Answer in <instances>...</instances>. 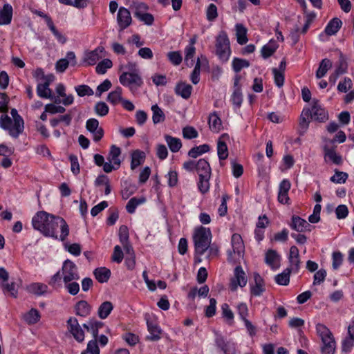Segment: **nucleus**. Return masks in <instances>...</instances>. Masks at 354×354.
Instances as JSON below:
<instances>
[{
    "instance_id": "obj_20",
    "label": "nucleus",
    "mask_w": 354,
    "mask_h": 354,
    "mask_svg": "<svg viewBox=\"0 0 354 354\" xmlns=\"http://www.w3.org/2000/svg\"><path fill=\"white\" fill-rule=\"evenodd\" d=\"M192 90V86L185 82H178L174 88L176 94L185 100L190 97Z\"/></svg>"
},
{
    "instance_id": "obj_18",
    "label": "nucleus",
    "mask_w": 354,
    "mask_h": 354,
    "mask_svg": "<svg viewBox=\"0 0 354 354\" xmlns=\"http://www.w3.org/2000/svg\"><path fill=\"white\" fill-rule=\"evenodd\" d=\"M323 149L324 153V160L326 162L329 159L335 165H340L342 164V158L340 155L337 153L335 148L325 145Z\"/></svg>"
},
{
    "instance_id": "obj_8",
    "label": "nucleus",
    "mask_w": 354,
    "mask_h": 354,
    "mask_svg": "<svg viewBox=\"0 0 354 354\" xmlns=\"http://www.w3.org/2000/svg\"><path fill=\"white\" fill-rule=\"evenodd\" d=\"M103 47H97L93 50L86 51L84 54L80 65L84 66H93L102 57L101 53L104 51Z\"/></svg>"
},
{
    "instance_id": "obj_23",
    "label": "nucleus",
    "mask_w": 354,
    "mask_h": 354,
    "mask_svg": "<svg viewBox=\"0 0 354 354\" xmlns=\"http://www.w3.org/2000/svg\"><path fill=\"white\" fill-rule=\"evenodd\" d=\"M215 343L217 348L222 353L221 354H235L234 348L231 346L228 342H225L222 336H216Z\"/></svg>"
},
{
    "instance_id": "obj_1",
    "label": "nucleus",
    "mask_w": 354,
    "mask_h": 354,
    "mask_svg": "<svg viewBox=\"0 0 354 354\" xmlns=\"http://www.w3.org/2000/svg\"><path fill=\"white\" fill-rule=\"evenodd\" d=\"M32 225L46 237L64 241L69 235V226L61 216L39 211L32 218Z\"/></svg>"
},
{
    "instance_id": "obj_51",
    "label": "nucleus",
    "mask_w": 354,
    "mask_h": 354,
    "mask_svg": "<svg viewBox=\"0 0 354 354\" xmlns=\"http://www.w3.org/2000/svg\"><path fill=\"white\" fill-rule=\"evenodd\" d=\"M113 66V63L109 59H104L100 62L95 67V71L97 74L106 73L107 69L111 68Z\"/></svg>"
},
{
    "instance_id": "obj_12",
    "label": "nucleus",
    "mask_w": 354,
    "mask_h": 354,
    "mask_svg": "<svg viewBox=\"0 0 354 354\" xmlns=\"http://www.w3.org/2000/svg\"><path fill=\"white\" fill-rule=\"evenodd\" d=\"M310 111V118L316 121L324 122L328 120V112L318 104L317 100H314Z\"/></svg>"
},
{
    "instance_id": "obj_30",
    "label": "nucleus",
    "mask_w": 354,
    "mask_h": 354,
    "mask_svg": "<svg viewBox=\"0 0 354 354\" xmlns=\"http://www.w3.org/2000/svg\"><path fill=\"white\" fill-rule=\"evenodd\" d=\"M165 140L170 151L173 153L178 152L182 147V142L180 138L169 135H165Z\"/></svg>"
},
{
    "instance_id": "obj_33",
    "label": "nucleus",
    "mask_w": 354,
    "mask_h": 354,
    "mask_svg": "<svg viewBox=\"0 0 354 354\" xmlns=\"http://www.w3.org/2000/svg\"><path fill=\"white\" fill-rule=\"evenodd\" d=\"M332 67V62L329 59H323L316 71V77L320 79L326 75L328 71Z\"/></svg>"
},
{
    "instance_id": "obj_56",
    "label": "nucleus",
    "mask_w": 354,
    "mask_h": 354,
    "mask_svg": "<svg viewBox=\"0 0 354 354\" xmlns=\"http://www.w3.org/2000/svg\"><path fill=\"white\" fill-rule=\"evenodd\" d=\"M279 258L277 252L274 250H268L266 253L265 261L270 267H274V263Z\"/></svg>"
},
{
    "instance_id": "obj_36",
    "label": "nucleus",
    "mask_w": 354,
    "mask_h": 354,
    "mask_svg": "<svg viewBox=\"0 0 354 354\" xmlns=\"http://www.w3.org/2000/svg\"><path fill=\"white\" fill-rule=\"evenodd\" d=\"M235 28L237 42L241 45L246 44L248 39L247 37V29L245 27L241 24H236Z\"/></svg>"
},
{
    "instance_id": "obj_39",
    "label": "nucleus",
    "mask_w": 354,
    "mask_h": 354,
    "mask_svg": "<svg viewBox=\"0 0 354 354\" xmlns=\"http://www.w3.org/2000/svg\"><path fill=\"white\" fill-rule=\"evenodd\" d=\"M209 129L212 131L218 132L222 126L221 120L216 112L210 114L208 118Z\"/></svg>"
},
{
    "instance_id": "obj_6",
    "label": "nucleus",
    "mask_w": 354,
    "mask_h": 354,
    "mask_svg": "<svg viewBox=\"0 0 354 354\" xmlns=\"http://www.w3.org/2000/svg\"><path fill=\"white\" fill-rule=\"evenodd\" d=\"M62 271L64 283L77 280L80 278L77 266L69 259L64 261Z\"/></svg>"
},
{
    "instance_id": "obj_14",
    "label": "nucleus",
    "mask_w": 354,
    "mask_h": 354,
    "mask_svg": "<svg viewBox=\"0 0 354 354\" xmlns=\"http://www.w3.org/2000/svg\"><path fill=\"white\" fill-rule=\"evenodd\" d=\"M291 184L289 180L283 179L279 184L278 192V201L281 204H288L290 198L288 197V192L290 189Z\"/></svg>"
},
{
    "instance_id": "obj_47",
    "label": "nucleus",
    "mask_w": 354,
    "mask_h": 354,
    "mask_svg": "<svg viewBox=\"0 0 354 354\" xmlns=\"http://www.w3.org/2000/svg\"><path fill=\"white\" fill-rule=\"evenodd\" d=\"M40 314L38 310L35 308L30 309L25 315L24 319L29 324L37 323L40 319Z\"/></svg>"
},
{
    "instance_id": "obj_2",
    "label": "nucleus",
    "mask_w": 354,
    "mask_h": 354,
    "mask_svg": "<svg viewBox=\"0 0 354 354\" xmlns=\"http://www.w3.org/2000/svg\"><path fill=\"white\" fill-rule=\"evenodd\" d=\"M196 254L202 256L209 248L212 232L209 228L200 226L194 230L193 235Z\"/></svg>"
},
{
    "instance_id": "obj_11",
    "label": "nucleus",
    "mask_w": 354,
    "mask_h": 354,
    "mask_svg": "<svg viewBox=\"0 0 354 354\" xmlns=\"http://www.w3.org/2000/svg\"><path fill=\"white\" fill-rule=\"evenodd\" d=\"M290 227L299 232H310L314 227L305 219L299 216L293 215L291 218Z\"/></svg>"
},
{
    "instance_id": "obj_63",
    "label": "nucleus",
    "mask_w": 354,
    "mask_h": 354,
    "mask_svg": "<svg viewBox=\"0 0 354 354\" xmlns=\"http://www.w3.org/2000/svg\"><path fill=\"white\" fill-rule=\"evenodd\" d=\"M129 229L127 226L122 225L119 229V239L122 244H125L129 242Z\"/></svg>"
},
{
    "instance_id": "obj_5",
    "label": "nucleus",
    "mask_w": 354,
    "mask_h": 354,
    "mask_svg": "<svg viewBox=\"0 0 354 354\" xmlns=\"http://www.w3.org/2000/svg\"><path fill=\"white\" fill-rule=\"evenodd\" d=\"M120 82L124 86H129L131 91H133L135 87L136 89L140 87L143 81L140 75L133 72H124L119 77Z\"/></svg>"
},
{
    "instance_id": "obj_52",
    "label": "nucleus",
    "mask_w": 354,
    "mask_h": 354,
    "mask_svg": "<svg viewBox=\"0 0 354 354\" xmlns=\"http://www.w3.org/2000/svg\"><path fill=\"white\" fill-rule=\"evenodd\" d=\"M196 53V48L194 46L188 45L185 49V62L188 66H191L194 64L193 57Z\"/></svg>"
},
{
    "instance_id": "obj_3",
    "label": "nucleus",
    "mask_w": 354,
    "mask_h": 354,
    "mask_svg": "<svg viewBox=\"0 0 354 354\" xmlns=\"http://www.w3.org/2000/svg\"><path fill=\"white\" fill-rule=\"evenodd\" d=\"M9 274L3 267H0V286L3 293L6 296L17 298L18 296V288L15 282H8Z\"/></svg>"
},
{
    "instance_id": "obj_24",
    "label": "nucleus",
    "mask_w": 354,
    "mask_h": 354,
    "mask_svg": "<svg viewBox=\"0 0 354 354\" xmlns=\"http://www.w3.org/2000/svg\"><path fill=\"white\" fill-rule=\"evenodd\" d=\"M227 134H223L217 142V154L220 160H226L228 157V147L223 138L227 137Z\"/></svg>"
},
{
    "instance_id": "obj_41",
    "label": "nucleus",
    "mask_w": 354,
    "mask_h": 354,
    "mask_svg": "<svg viewBox=\"0 0 354 354\" xmlns=\"http://www.w3.org/2000/svg\"><path fill=\"white\" fill-rule=\"evenodd\" d=\"M121 153V149L120 147H116L115 145H112L110 149V151L108 156V160L109 162H113L114 165H116L118 167L120 165V160L119 156Z\"/></svg>"
},
{
    "instance_id": "obj_27",
    "label": "nucleus",
    "mask_w": 354,
    "mask_h": 354,
    "mask_svg": "<svg viewBox=\"0 0 354 354\" xmlns=\"http://www.w3.org/2000/svg\"><path fill=\"white\" fill-rule=\"evenodd\" d=\"M111 270L105 267L95 268L93 274L99 283H103L109 281L111 277Z\"/></svg>"
},
{
    "instance_id": "obj_4",
    "label": "nucleus",
    "mask_w": 354,
    "mask_h": 354,
    "mask_svg": "<svg viewBox=\"0 0 354 354\" xmlns=\"http://www.w3.org/2000/svg\"><path fill=\"white\" fill-rule=\"evenodd\" d=\"M216 54L223 62L228 60L230 55V40L225 32L218 36L216 42Z\"/></svg>"
},
{
    "instance_id": "obj_43",
    "label": "nucleus",
    "mask_w": 354,
    "mask_h": 354,
    "mask_svg": "<svg viewBox=\"0 0 354 354\" xmlns=\"http://www.w3.org/2000/svg\"><path fill=\"white\" fill-rule=\"evenodd\" d=\"M151 111L153 112L152 120L155 124L165 121V115L158 104L152 105Z\"/></svg>"
},
{
    "instance_id": "obj_46",
    "label": "nucleus",
    "mask_w": 354,
    "mask_h": 354,
    "mask_svg": "<svg viewBox=\"0 0 354 354\" xmlns=\"http://www.w3.org/2000/svg\"><path fill=\"white\" fill-rule=\"evenodd\" d=\"M323 346L322 347V354H334L335 351V341L334 337H330L328 339L322 341Z\"/></svg>"
},
{
    "instance_id": "obj_58",
    "label": "nucleus",
    "mask_w": 354,
    "mask_h": 354,
    "mask_svg": "<svg viewBox=\"0 0 354 354\" xmlns=\"http://www.w3.org/2000/svg\"><path fill=\"white\" fill-rule=\"evenodd\" d=\"M75 88L80 97H84L85 95L91 96L94 93L93 89L86 84L77 86Z\"/></svg>"
},
{
    "instance_id": "obj_59",
    "label": "nucleus",
    "mask_w": 354,
    "mask_h": 354,
    "mask_svg": "<svg viewBox=\"0 0 354 354\" xmlns=\"http://www.w3.org/2000/svg\"><path fill=\"white\" fill-rule=\"evenodd\" d=\"M167 179V184L169 187H174L178 185V175L175 170H170L165 176Z\"/></svg>"
},
{
    "instance_id": "obj_54",
    "label": "nucleus",
    "mask_w": 354,
    "mask_h": 354,
    "mask_svg": "<svg viewBox=\"0 0 354 354\" xmlns=\"http://www.w3.org/2000/svg\"><path fill=\"white\" fill-rule=\"evenodd\" d=\"M249 66L250 63L246 59L236 57L232 61V68L236 73L240 72L243 68H247Z\"/></svg>"
},
{
    "instance_id": "obj_55",
    "label": "nucleus",
    "mask_w": 354,
    "mask_h": 354,
    "mask_svg": "<svg viewBox=\"0 0 354 354\" xmlns=\"http://www.w3.org/2000/svg\"><path fill=\"white\" fill-rule=\"evenodd\" d=\"M201 65V59L198 58L194 68L190 75V80L194 84H197L200 82Z\"/></svg>"
},
{
    "instance_id": "obj_37",
    "label": "nucleus",
    "mask_w": 354,
    "mask_h": 354,
    "mask_svg": "<svg viewBox=\"0 0 354 354\" xmlns=\"http://www.w3.org/2000/svg\"><path fill=\"white\" fill-rule=\"evenodd\" d=\"M198 177H199V179H198V182L197 183L198 188L202 194H205L209 189V186H210L209 179L211 178V175L200 174L198 176Z\"/></svg>"
},
{
    "instance_id": "obj_38",
    "label": "nucleus",
    "mask_w": 354,
    "mask_h": 354,
    "mask_svg": "<svg viewBox=\"0 0 354 354\" xmlns=\"http://www.w3.org/2000/svg\"><path fill=\"white\" fill-rule=\"evenodd\" d=\"M209 150V145L207 144H203L199 146L192 147L188 151V156L192 158H196L199 156L208 152Z\"/></svg>"
},
{
    "instance_id": "obj_34",
    "label": "nucleus",
    "mask_w": 354,
    "mask_h": 354,
    "mask_svg": "<svg viewBox=\"0 0 354 354\" xmlns=\"http://www.w3.org/2000/svg\"><path fill=\"white\" fill-rule=\"evenodd\" d=\"M37 94L41 98L52 99V91L48 83H39L37 86Z\"/></svg>"
},
{
    "instance_id": "obj_45",
    "label": "nucleus",
    "mask_w": 354,
    "mask_h": 354,
    "mask_svg": "<svg viewBox=\"0 0 354 354\" xmlns=\"http://www.w3.org/2000/svg\"><path fill=\"white\" fill-rule=\"evenodd\" d=\"M222 317L229 325H232L234 323V313L230 308V306L227 303L221 305Z\"/></svg>"
},
{
    "instance_id": "obj_64",
    "label": "nucleus",
    "mask_w": 354,
    "mask_h": 354,
    "mask_svg": "<svg viewBox=\"0 0 354 354\" xmlns=\"http://www.w3.org/2000/svg\"><path fill=\"white\" fill-rule=\"evenodd\" d=\"M86 351L90 354H100V351L97 344V339L90 340L87 344Z\"/></svg>"
},
{
    "instance_id": "obj_35",
    "label": "nucleus",
    "mask_w": 354,
    "mask_h": 354,
    "mask_svg": "<svg viewBox=\"0 0 354 354\" xmlns=\"http://www.w3.org/2000/svg\"><path fill=\"white\" fill-rule=\"evenodd\" d=\"M196 171L198 174L212 175V169L209 163L204 158H201L196 162Z\"/></svg>"
},
{
    "instance_id": "obj_22",
    "label": "nucleus",
    "mask_w": 354,
    "mask_h": 354,
    "mask_svg": "<svg viewBox=\"0 0 354 354\" xmlns=\"http://www.w3.org/2000/svg\"><path fill=\"white\" fill-rule=\"evenodd\" d=\"M310 114L311 111L310 109H304L301 114L298 129L300 136H303L308 129Z\"/></svg>"
},
{
    "instance_id": "obj_42",
    "label": "nucleus",
    "mask_w": 354,
    "mask_h": 354,
    "mask_svg": "<svg viewBox=\"0 0 354 354\" xmlns=\"http://www.w3.org/2000/svg\"><path fill=\"white\" fill-rule=\"evenodd\" d=\"M316 331L322 341L333 337V335L328 328L323 324L318 323L316 325Z\"/></svg>"
},
{
    "instance_id": "obj_61",
    "label": "nucleus",
    "mask_w": 354,
    "mask_h": 354,
    "mask_svg": "<svg viewBox=\"0 0 354 354\" xmlns=\"http://www.w3.org/2000/svg\"><path fill=\"white\" fill-rule=\"evenodd\" d=\"M109 111V106L104 102H98L95 104V111L97 115L100 116H105L108 114Z\"/></svg>"
},
{
    "instance_id": "obj_50",
    "label": "nucleus",
    "mask_w": 354,
    "mask_h": 354,
    "mask_svg": "<svg viewBox=\"0 0 354 354\" xmlns=\"http://www.w3.org/2000/svg\"><path fill=\"white\" fill-rule=\"evenodd\" d=\"M231 101L235 109H239L243 102V94L241 89H234L231 95Z\"/></svg>"
},
{
    "instance_id": "obj_13",
    "label": "nucleus",
    "mask_w": 354,
    "mask_h": 354,
    "mask_svg": "<svg viewBox=\"0 0 354 354\" xmlns=\"http://www.w3.org/2000/svg\"><path fill=\"white\" fill-rule=\"evenodd\" d=\"M148 331L150 335L147 337L148 340L158 341L161 338L162 330L155 320L146 318Z\"/></svg>"
},
{
    "instance_id": "obj_29",
    "label": "nucleus",
    "mask_w": 354,
    "mask_h": 354,
    "mask_svg": "<svg viewBox=\"0 0 354 354\" xmlns=\"http://www.w3.org/2000/svg\"><path fill=\"white\" fill-rule=\"evenodd\" d=\"M113 309V305L111 301H104L97 309V315L100 319H104L108 317Z\"/></svg>"
},
{
    "instance_id": "obj_21",
    "label": "nucleus",
    "mask_w": 354,
    "mask_h": 354,
    "mask_svg": "<svg viewBox=\"0 0 354 354\" xmlns=\"http://www.w3.org/2000/svg\"><path fill=\"white\" fill-rule=\"evenodd\" d=\"M231 243L233 252L236 253L239 258L243 257L244 245L241 235L236 233L234 234L232 236Z\"/></svg>"
},
{
    "instance_id": "obj_10",
    "label": "nucleus",
    "mask_w": 354,
    "mask_h": 354,
    "mask_svg": "<svg viewBox=\"0 0 354 354\" xmlns=\"http://www.w3.org/2000/svg\"><path fill=\"white\" fill-rule=\"evenodd\" d=\"M250 286L252 296L259 297L266 291L265 281L258 272L254 273V282Z\"/></svg>"
},
{
    "instance_id": "obj_26",
    "label": "nucleus",
    "mask_w": 354,
    "mask_h": 354,
    "mask_svg": "<svg viewBox=\"0 0 354 354\" xmlns=\"http://www.w3.org/2000/svg\"><path fill=\"white\" fill-rule=\"evenodd\" d=\"M24 122L22 118H16L13 120V125L10 127L9 130V134L15 138H17L24 131Z\"/></svg>"
},
{
    "instance_id": "obj_49",
    "label": "nucleus",
    "mask_w": 354,
    "mask_h": 354,
    "mask_svg": "<svg viewBox=\"0 0 354 354\" xmlns=\"http://www.w3.org/2000/svg\"><path fill=\"white\" fill-rule=\"evenodd\" d=\"M290 269H285L281 273L276 275V283L279 285L287 286L290 282Z\"/></svg>"
},
{
    "instance_id": "obj_28",
    "label": "nucleus",
    "mask_w": 354,
    "mask_h": 354,
    "mask_svg": "<svg viewBox=\"0 0 354 354\" xmlns=\"http://www.w3.org/2000/svg\"><path fill=\"white\" fill-rule=\"evenodd\" d=\"M145 158L146 154L144 151L139 149L133 151L131 153V169L133 170L142 164Z\"/></svg>"
},
{
    "instance_id": "obj_9",
    "label": "nucleus",
    "mask_w": 354,
    "mask_h": 354,
    "mask_svg": "<svg viewBox=\"0 0 354 354\" xmlns=\"http://www.w3.org/2000/svg\"><path fill=\"white\" fill-rule=\"evenodd\" d=\"M247 284V277L241 266H237L234 271V277L230 281V289L235 291L238 286L244 287Z\"/></svg>"
},
{
    "instance_id": "obj_31",
    "label": "nucleus",
    "mask_w": 354,
    "mask_h": 354,
    "mask_svg": "<svg viewBox=\"0 0 354 354\" xmlns=\"http://www.w3.org/2000/svg\"><path fill=\"white\" fill-rule=\"evenodd\" d=\"M30 293L37 296L44 295L48 290V286L42 283H32L27 288Z\"/></svg>"
},
{
    "instance_id": "obj_40",
    "label": "nucleus",
    "mask_w": 354,
    "mask_h": 354,
    "mask_svg": "<svg viewBox=\"0 0 354 354\" xmlns=\"http://www.w3.org/2000/svg\"><path fill=\"white\" fill-rule=\"evenodd\" d=\"M146 198L145 197L131 198L126 205V210L129 214H133L136 211V207L144 203H145Z\"/></svg>"
},
{
    "instance_id": "obj_32",
    "label": "nucleus",
    "mask_w": 354,
    "mask_h": 354,
    "mask_svg": "<svg viewBox=\"0 0 354 354\" xmlns=\"http://www.w3.org/2000/svg\"><path fill=\"white\" fill-rule=\"evenodd\" d=\"M279 45L274 41L270 40L268 44L264 45L261 50L263 59L271 57L278 48Z\"/></svg>"
},
{
    "instance_id": "obj_53",
    "label": "nucleus",
    "mask_w": 354,
    "mask_h": 354,
    "mask_svg": "<svg viewBox=\"0 0 354 354\" xmlns=\"http://www.w3.org/2000/svg\"><path fill=\"white\" fill-rule=\"evenodd\" d=\"M348 174L346 172L340 171L338 169H335V174L330 177V180L335 183L342 184L344 183L348 179Z\"/></svg>"
},
{
    "instance_id": "obj_48",
    "label": "nucleus",
    "mask_w": 354,
    "mask_h": 354,
    "mask_svg": "<svg viewBox=\"0 0 354 354\" xmlns=\"http://www.w3.org/2000/svg\"><path fill=\"white\" fill-rule=\"evenodd\" d=\"M59 2L64 5L82 9L88 6L89 0H59Z\"/></svg>"
},
{
    "instance_id": "obj_60",
    "label": "nucleus",
    "mask_w": 354,
    "mask_h": 354,
    "mask_svg": "<svg viewBox=\"0 0 354 354\" xmlns=\"http://www.w3.org/2000/svg\"><path fill=\"white\" fill-rule=\"evenodd\" d=\"M183 136L185 139L196 138L198 136V131L191 126H187L183 129Z\"/></svg>"
},
{
    "instance_id": "obj_62",
    "label": "nucleus",
    "mask_w": 354,
    "mask_h": 354,
    "mask_svg": "<svg viewBox=\"0 0 354 354\" xmlns=\"http://www.w3.org/2000/svg\"><path fill=\"white\" fill-rule=\"evenodd\" d=\"M216 300L214 298L209 299V305L207 306L205 310V316L208 318L212 317L216 314Z\"/></svg>"
},
{
    "instance_id": "obj_25",
    "label": "nucleus",
    "mask_w": 354,
    "mask_h": 354,
    "mask_svg": "<svg viewBox=\"0 0 354 354\" xmlns=\"http://www.w3.org/2000/svg\"><path fill=\"white\" fill-rule=\"evenodd\" d=\"M342 21L337 17H335L329 21L326 25L324 32L327 35L331 36L335 35L341 28Z\"/></svg>"
},
{
    "instance_id": "obj_15",
    "label": "nucleus",
    "mask_w": 354,
    "mask_h": 354,
    "mask_svg": "<svg viewBox=\"0 0 354 354\" xmlns=\"http://www.w3.org/2000/svg\"><path fill=\"white\" fill-rule=\"evenodd\" d=\"M117 20L121 30H124L131 24V17L129 10L124 7L119 8Z\"/></svg>"
},
{
    "instance_id": "obj_17",
    "label": "nucleus",
    "mask_w": 354,
    "mask_h": 354,
    "mask_svg": "<svg viewBox=\"0 0 354 354\" xmlns=\"http://www.w3.org/2000/svg\"><path fill=\"white\" fill-rule=\"evenodd\" d=\"M13 15L12 6L6 3L0 9V26L8 25L11 23Z\"/></svg>"
},
{
    "instance_id": "obj_7",
    "label": "nucleus",
    "mask_w": 354,
    "mask_h": 354,
    "mask_svg": "<svg viewBox=\"0 0 354 354\" xmlns=\"http://www.w3.org/2000/svg\"><path fill=\"white\" fill-rule=\"evenodd\" d=\"M67 328L74 339L77 342H82L84 340V332L81 328L77 318L71 317L66 321Z\"/></svg>"
},
{
    "instance_id": "obj_44",
    "label": "nucleus",
    "mask_w": 354,
    "mask_h": 354,
    "mask_svg": "<svg viewBox=\"0 0 354 354\" xmlns=\"http://www.w3.org/2000/svg\"><path fill=\"white\" fill-rule=\"evenodd\" d=\"M122 90L118 86L114 91L110 92L107 96V101L113 105L121 102L123 100L122 97Z\"/></svg>"
},
{
    "instance_id": "obj_16",
    "label": "nucleus",
    "mask_w": 354,
    "mask_h": 354,
    "mask_svg": "<svg viewBox=\"0 0 354 354\" xmlns=\"http://www.w3.org/2000/svg\"><path fill=\"white\" fill-rule=\"evenodd\" d=\"M82 326L88 332H91L94 339H97L99 330L104 326V323L95 319H90Z\"/></svg>"
},
{
    "instance_id": "obj_19",
    "label": "nucleus",
    "mask_w": 354,
    "mask_h": 354,
    "mask_svg": "<svg viewBox=\"0 0 354 354\" xmlns=\"http://www.w3.org/2000/svg\"><path fill=\"white\" fill-rule=\"evenodd\" d=\"M76 315L86 317L90 315L92 306L85 300L77 301L74 306Z\"/></svg>"
},
{
    "instance_id": "obj_57",
    "label": "nucleus",
    "mask_w": 354,
    "mask_h": 354,
    "mask_svg": "<svg viewBox=\"0 0 354 354\" xmlns=\"http://www.w3.org/2000/svg\"><path fill=\"white\" fill-rule=\"evenodd\" d=\"M167 56L169 61L174 66H178L182 62L183 57L179 51L169 52Z\"/></svg>"
}]
</instances>
